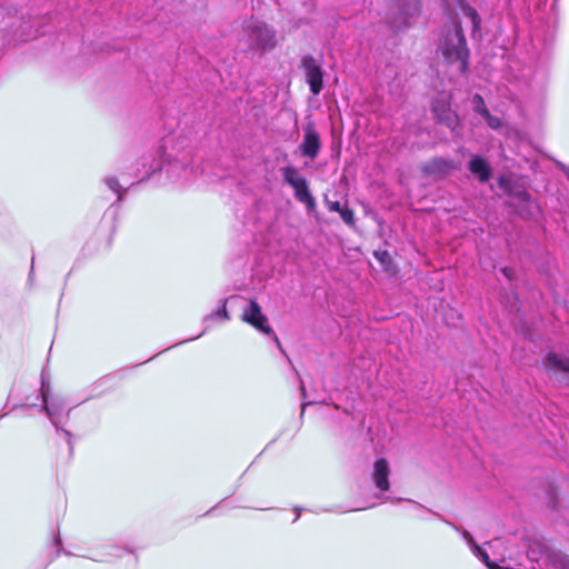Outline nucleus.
<instances>
[{
  "label": "nucleus",
  "mask_w": 569,
  "mask_h": 569,
  "mask_svg": "<svg viewBox=\"0 0 569 569\" xmlns=\"http://www.w3.org/2000/svg\"><path fill=\"white\" fill-rule=\"evenodd\" d=\"M104 559H97V558H93V561H103Z\"/></svg>",
  "instance_id": "c9c22d12"
},
{
  "label": "nucleus",
  "mask_w": 569,
  "mask_h": 569,
  "mask_svg": "<svg viewBox=\"0 0 569 569\" xmlns=\"http://www.w3.org/2000/svg\"><path fill=\"white\" fill-rule=\"evenodd\" d=\"M226 303H227V300L226 299L222 300L221 301V306L216 311L210 312L209 315H207L203 318V323H204L206 327L202 330V332H200L199 335H197V336H194L192 338H189V339H186V340L181 341V343L187 342V341H192V340H196V339L200 338L208 330V328L210 326L209 323L212 320H214V319L229 320V315H228V311H227V308H226ZM178 345H180V342Z\"/></svg>",
  "instance_id": "dca6fc26"
},
{
  "label": "nucleus",
  "mask_w": 569,
  "mask_h": 569,
  "mask_svg": "<svg viewBox=\"0 0 569 569\" xmlns=\"http://www.w3.org/2000/svg\"><path fill=\"white\" fill-rule=\"evenodd\" d=\"M158 171H164L172 183L187 181L193 173L189 152L183 151L179 157L173 158L171 153L167 154L163 148L159 147L141 157L134 176L143 181Z\"/></svg>",
  "instance_id": "f257e3e1"
},
{
  "label": "nucleus",
  "mask_w": 569,
  "mask_h": 569,
  "mask_svg": "<svg viewBox=\"0 0 569 569\" xmlns=\"http://www.w3.org/2000/svg\"><path fill=\"white\" fill-rule=\"evenodd\" d=\"M325 204L328 208V210L331 212H339L343 208V204H341L340 201H338V200L332 201V200L328 199L327 197L325 198Z\"/></svg>",
  "instance_id": "393cba45"
},
{
  "label": "nucleus",
  "mask_w": 569,
  "mask_h": 569,
  "mask_svg": "<svg viewBox=\"0 0 569 569\" xmlns=\"http://www.w3.org/2000/svg\"><path fill=\"white\" fill-rule=\"evenodd\" d=\"M310 196H311V192L309 190L308 182H306L303 184V187L297 188V190H295V198L299 202H302L303 200H306Z\"/></svg>",
  "instance_id": "4be33fe9"
},
{
  "label": "nucleus",
  "mask_w": 569,
  "mask_h": 569,
  "mask_svg": "<svg viewBox=\"0 0 569 569\" xmlns=\"http://www.w3.org/2000/svg\"><path fill=\"white\" fill-rule=\"evenodd\" d=\"M301 392H302V396L306 397V389L303 386H301Z\"/></svg>",
  "instance_id": "473e14b6"
},
{
  "label": "nucleus",
  "mask_w": 569,
  "mask_h": 569,
  "mask_svg": "<svg viewBox=\"0 0 569 569\" xmlns=\"http://www.w3.org/2000/svg\"><path fill=\"white\" fill-rule=\"evenodd\" d=\"M499 187L507 193L516 197L520 202H529L530 201V193L525 189H518L512 191L511 190V181L506 177L499 178Z\"/></svg>",
  "instance_id": "a211bd4d"
},
{
  "label": "nucleus",
  "mask_w": 569,
  "mask_h": 569,
  "mask_svg": "<svg viewBox=\"0 0 569 569\" xmlns=\"http://www.w3.org/2000/svg\"><path fill=\"white\" fill-rule=\"evenodd\" d=\"M108 379H109L108 377H104V378H102V379L98 380V381L96 382V385H97V386H101V385H103V382H104V381H107Z\"/></svg>",
  "instance_id": "7c9ffc66"
},
{
  "label": "nucleus",
  "mask_w": 569,
  "mask_h": 569,
  "mask_svg": "<svg viewBox=\"0 0 569 569\" xmlns=\"http://www.w3.org/2000/svg\"><path fill=\"white\" fill-rule=\"evenodd\" d=\"M472 106H473V111L480 116H489V110L488 108L486 107V103H485V100L479 94V93H476L473 97H472Z\"/></svg>",
  "instance_id": "aec40b11"
},
{
  "label": "nucleus",
  "mask_w": 569,
  "mask_h": 569,
  "mask_svg": "<svg viewBox=\"0 0 569 569\" xmlns=\"http://www.w3.org/2000/svg\"><path fill=\"white\" fill-rule=\"evenodd\" d=\"M226 303H227V300L226 299L222 300L221 301V306L216 311L210 312L209 315H207L203 318V323H204L206 327L202 330V332H200L199 335H197V336H194L192 338H189V339H186V340L181 341V343L187 342V341H192V340H196V339L200 338L208 330V328L210 326L209 323L212 320H214V319L229 320V315H228V311H227V308H226ZM178 345H180V342Z\"/></svg>",
  "instance_id": "f3484780"
},
{
  "label": "nucleus",
  "mask_w": 569,
  "mask_h": 569,
  "mask_svg": "<svg viewBox=\"0 0 569 569\" xmlns=\"http://www.w3.org/2000/svg\"><path fill=\"white\" fill-rule=\"evenodd\" d=\"M242 320L254 327L257 330L264 335L272 336L273 340L280 346V341L271 327L268 325L267 317L262 313L261 307L256 300H250L248 306L243 309Z\"/></svg>",
  "instance_id": "0eeeda50"
},
{
  "label": "nucleus",
  "mask_w": 569,
  "mask_h": 569,
  "mask_svg": "<svg viewBox=\"0 0 569 569\" xmlns=\"http://www.w3.org/2000/svg\"><path fill=\"white\" fill-rule=\"evenodd\" d=\"M500 272L508 279L511 280L515 276V270L511 267H503L500 269Z\"/></svg>",
  "instance_id": "a878e982"
},
{
  "label": "nucleus",
  "mask_w": 569,
  "mask_h": 569,
  "mask_svg": "<svg viewBox=\"0 0 569 569\" xmlns=\"http://www.w3.org/2000/svg\"><path fill=\"white\" fill-rule=\"evenodd\" d=\"M321 148L319 133L313 124L309 123L303 128V140L300 144L301 154L311 160L316 159Z\"/></svg>",
  "instance_id": "1a4fd4ad"
},
{
  "label": "nucleus",
  "mask_w": 569,
  "mask_h": 569,
  "mask_svg": "<svg viewBox=\"0 0 569 569\" xmlns=\"http://www.w3.org/2000/svg\"><path fill=\"white\" fill-rule=\"evenodd\" d=\"M431 111L437 122L453 129L457 126L458 117L445 102L435 101Z\"/></svg>",
  "instance_id": "4468645a"
},
{
  "label": "nucleus",
  "mask_w": 569,
  "mask_h": 569,
  "mask_svg": "<svg viewBox=\"0 0 569 569\" xmlns=\"http://www.w3.org/2000/svg\"><path fill=\"white\" fill-rule=\"evenodd\" d=\"M300 67L303 70L306 82L313 96L320 94L323 89V74L321 63L311 54L301 58Z\"/></svg>",
  "instance_id": "423d86ee"
},
{
  "label": "nucleus",
  "mask_w": 569,
  "mask_h": 569,
  "mask_svg": "<svg viewBox=\"0 0 569 569\" xmlns=\"http://www.w3.org/2000/svg\"><path fill=\"white\" fill-rule=\"evenodd\" d=\"M438 48L448 64L457 63L460 73H467L470 50L460 22H455L453 28L442 31Z\"/></svg>",
  "instance_id": "f03ea898"
},
{
  "label": "nucleus",
  "mask_w": 569,
  "mask_h": 569,
  "mask_svg": "<svg viewBox=\"0 0 569 569\" xmlns=\"http://www.w3.org/2000/svg\"><path fill=\"white\" fill-rule=\"evenodd\" d=\"M456 6L460 10V12L468 19H470L472 29H471V38L473 40H480L481 34V24L482 19L476 8H473L467 0H456Z\"/></svg>",
  "instance_id": "9b49d317"
},
{
  "label": "nucleus",
  "mask_w": 569,
  "mask_h": 569,
  "mask_svg": "<svg viewBox=\"0 0 569 569\" xmlns=\"http://www.w3.org/2000/svg\"><path fill=\"white\" fill-rule=\"evenodd\" d=\"M468 169L480 183H486L492 178V168L490 163L480 154H473L470 158Z\"/></svg>",
  "instance_id": "f8f14e48"
},
{
  "label": "nucleus",
  "mask_w": 569,
  "mask_h": 569,
  "mask_svg": "<svg viewBox=\"0 0 569 569\" xmlns=\"http://www.w3.org/2000/svg\"><path fill=\"white\" fill-rule=\"evenodd\" d=\"M420 12L419 0H393L386 21L395 29L401 30L409 27L408 20Z\"/></svg>",
  "instance_id": "20e7f679"
},
{
  "label": "nucleus",
  "mask_w": 569,
  "mask_h": 569,
  "mask_svg": "<svg viewBox=\"0 0 569 569\" xmlns=\"http://www.w3.org/2000/svg\"><path fill=\"white\" fill-rule=\"evenodd\" d=\"M545 365L550 377L569 386V358L551 351L546 356Z\"/></svg>",
  "instance_id": "6e6552de"
},
{
  "label": "nucleus",
  "mask_w": 569,
  "mask_h": 569,
  "mask_svg": "<svg viewBox=\"0 0 569 569\" xmlns=\"http://www.w3.org/2000/svg\"><path fill=\"white\" fill-rule=\"evenodd\" d=\"M112 550H114V551H119V550H120V548H119V547H117V546H113V547H112Z\"/></svg>",
  "instance_id": "f704fd0d"
},
{
  "label": "nucleus",
  "mask_w": 569,
  "mask_h": 569,
  "mask_svg": "<svg viewBox=\"0 0 569 569\" xmlns=\"http://www.w3.org/2000/svg\"><path fill=\"white\" fill-rule=\"evenodd\" d=\"M455 169V166L451 160L436 157L430 161L423 163L421 170L425 174L442 179L447 177L451 170Z\"/></svg>",
  "instance_id": "9d476101"
},
{
  "label": "nucleus",
  "mask_w": 569,
  "mask_h": 569,
  "mask_svg": "<svg viewBox=\"0 0 569 569\" xmlns=\"http://www.w3.org/2000/svg\"><path fill=\"white\" fill-rule=\"evenodd\" d=\"M106 186L112 190L114 193H117V202H121L123 200V193L127 191V189H123L118 180L117 177L109 176L104 178Z\"/></svg>",
  "instance_id": "6ab92c4d"
},
{
  "label": "nucleus",
  "mask_w": 569,
  "mask_h": 569,
  "mask_svg": "<svg viewBox=\"0 0 569 569\" xmlns=\"http://www.w3.org/2000/svg\"><path fill=\"white\" fill-rule=\"evenodd\" d=\"M338 213L347 226H355V213L347 204H343V208Z\"/></svg>",
  "instance_id": "412c9836"
},
{
  "label": "nucleus",
  "mask_w": 569,
  "mask_h": 569,
  "mask_svg": "<svg viewBox=\"0 0 569 569\" xmlns=\"http://www.w3.org/2000/svg\"><path fill=\"white\" fill-rule=\"evenodd\" d=\"M310 405H312V402H303V403L301 405V416H303L306 407H307V406H310Z\"/></svg>",
  "instance_id": "c756f323"
},
{
  "label": "nucleus",
  "mask_w": 569,
  "mask_h": 569,
  "mask_svg": "<svg viewBox=\"0 0 569 569\" xmlns=\"http://www.w3.org/2000/svg\"><path fill=\"white\" fill-rule=\"evenodd\" d=\"M483 118L486 119L487 124L491 129L497 130L502 126L501 119L499 117L492 116L490 112H489V116H483Z\"/></svg>",
  "instance_id": "5701e85b"
},
{
  "label": "nucleus",
  "mask_w": 569,
  "mask_h": 569,
  "mask_svg": "<svg viewBox=\"0 0 569 569\" xmlns=\"http://www.w3.org/2000/svg\"><path fill=\"white\" fill-rule=\"evenodd\" d=\"M375 256L376 258L381 262V263H385L387 260H390V256L387 251H382V252H378L376 251L375 252Z\"/></svg>",
  "instance_id": "bb28decb"
},
{
  "label": "nucleus",
  "mask_w": 569,
  "mask_h": 569,
  "mask_svg": "<svg viewBox=\"0 0 569 569\" xmlns=\"http://www.w3.org/2000/svg\"><path fill=\"white\" fill-rule=\"evenodd\" d=\"M242 40L248 48L259 51H270L277 46L274 29L253 17L242 23Z\"/></svg>",
  "instance_id": "7ed1b4c3"
},
{
  "label": "nucleus",
  "mask_w": 569,
  "mask_h": 569,
  "mask_svg": "<svg viewBox=\"0 0 569 569\" xmlns=\"http://www.w3.org/2000/svg\"><path fill=\"white\" fill-rule=\"evenodd\" d=\"M390 467L389 462L385 458H379L373 463L372 479L375 486L380 491H388L390 488L389 482Z\"/></svg>",
  "instance_id": "ddd939ff"
},
{
  "label": "nucleus",
  "mask_w": 569,
  "mask_h": 569,
  "mask_svg": "<svg viewBox=\"0 0 569 569\" xmlns=\"http://www.w3.org/2000/svg\"><path fill=\"white\" fill-rule=\"evenodd\" d=\"M561 565H562L563 569H569V559L568 558H563L561 560Z\"/></svg>",
  "instance_id": "c85d7f7f"
},
{
  "label": "nucleus",
  "mask_w": 569,
  "mask_h": 569,
  "mask_svg": "<svg viewBox=\"0 0 569 569\" xmlns=\"http://www.w3.org/2000/svg\"><path fill=\"white\" fill-rule=\"evenodd\" d=\"M281 176L283 181L289 184L293 191L297 190V188L303 187L307 182V179L302 177L293 166H286L281 168Z\"/></svg>",
  "instance_id": "2eb2a0df"
},
{
  "label": "nucleus",
  "mask_w": 569,
  "mask_h": 569,
  "mask_svg": "<svg viewBox=\"0 0 569 569\" xmlns=\"http://www.w3.org/2000/svg\"><path fill=\"white\" fill-rule=\"evenodd\" d=\"M296 511H297V515H296V518H295L293 522L297 521L300 518V515H301L300 513L301 510L299 508H296Z\"/></svg>",
  "instance_id": "2f4dec72"
},
{
  "label": "nucleus",
  "mask_w": 569,
  "mask_h": 569,
  "mask_svg": "<svg viewBox=\"0 0 569 569\" xmlns=\"http://www.w3.org/2000/svg\"><path fill=\"white\" fill-rule=\"evenodd\" d=\"M30 270H31V272L33 271V263L31 264Z\"/></svg>",
  "instance_id": "e433bc0d"
},
{
  "label": "nucleus",
  "mask_w": 569,
  "mask_h": 569,
  "mask_svg": "<svg viewBox=\"0 0 569 569\" xmlns=\"http://www.w3.org/2000/svg\"><path fill=\"white\" fill-rule=\"evenodd\" d=\"M301 203L305 204L308 214H312L313 212H316L317 202L312 194L306 200H303Z\"/></svg>",
  "instance_id": "b1692460"
},
{
  "label": "nucleus",
  "mask_w": 569,
  "mask_h": 569,
  "mask_svg": "<svg viewBox=\"0 0 569 569\" xmlns=\"http://www.w3.org/2000/svg\"><path fill=\"white\" fill-rule=\"evenodd\" d=\"M7 415H8L7 412H2V411H0V418L6 417Z\"/></svg>",
  "instance_id": "72a5a7b5"
},
{
  "label": "nucleus",
  "mask_w": 569,
  "mask_h": 569,
  "mask_svg": "<svg viewBox=\"0 0 569 569\" xmlns=\"http://www.w3.org/2000/svg\"><path fill=\"white\" fill-rule=\"evenodd\" d=\"M40 391H41V397H42V402H43L40 407L41 410L47 413L48 418L50 419L51 423L56 427L57 431L61 432L63 435L64 440L67 441L70 451H72L73 450L72 433L59 426V417L63 410V406L60 403H56V402H52V403L48 402L49 380H48L44 371H42V373H41V390Z\"/></svg>",
  "instance_id": "39448f33"
},
{
  "label": "nucleus",
  "mask_w": 569,
  "mask_h": 569,
  "mask_svg": "<svg viewBox=\"0 0 569 569\" xmlns=\"http://www.w3.org/2000/svg\"><path fill=\"white\" fill-rule=\"evenodd\" d=\"M53 543H54L57 547H59V548H58V550H57V556H58L60 552H63L64 555L70 556V552L64 551V550L61 548V538H60V536L54 537V539H53Z\"/></svg>",
  "instance_id": "cd10ccee"
}]
</instances>
